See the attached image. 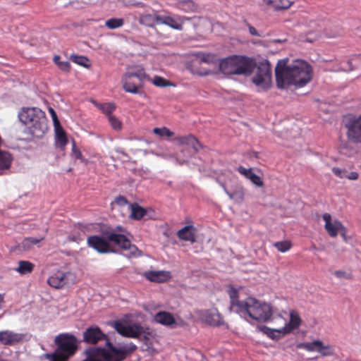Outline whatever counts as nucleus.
Returning <instances> with one entry per match:
<instances>
[{"mask_svg":"<svg viewBox=\"0 0 361 361\" xmlns=\"http://www.w3.org/2000/svg\"><path fill=\"white\" fill-rule=\"evenodd\" d=\"M288 58L283 59L278 61L275 67L278 88L285 89L290 85L300 88L311 81L312 69L307 62L298 59L290 65H288Z\"/></svg>","mask_w":361,"mask_h":361,"instance_id":"obj_1","label":"nucleus"},{"mask_svg":"<svg viewBox=\"0 0 361 361\" xmlns=\"http://www.w3.org/2000/svg\"><path fill=\"white\" fill-rule=\"evenodd\" d=\"M87 244L100 254L116 252L112 244L117 245L123 250L127 251L128 257H140L142 252L136 245L131 243L126 235L117 233L115 231H104L102 235H94L87 238Z\"/></svg>","mask_w":361,"mask_h":361,"instance_id":"obj_2","label":"nucleus"},{"mask_svg":"<svg viewBox=\"0 0 361 361\" xmlns=\"http://www.w3.org/2000/svg\"><path fill=\"white\" fill-rule=\"evenodd\" d=\"M18 118L27 126V133L33 137H43L48 130L45 113L37 107H23L18 113Z\"/></svg>","mask_w":361,"mask_h":361,"instance_id":"obj_3","label":"nucleus"},{"mask_svg":"<svg viewBox=\"0 0 361 361\" xmlns=\"http://www.w3.org/2000/svg\"><path fill=\"white\" fill-rule=\"evenodd\" d=\"M239 314L246 320L249 319L260 322H267L272 316V309L269 304L247 298L245 300L244 305L239 310Z\"/></svg>","mask_w":361,"mask_h":361,"instance_id":"obj_4","label":"nucleus"},{"mask_svg":"<svg viewBox=\"0 0 361 361\" xmlns=\"http://www.w3.org/2000/svg\"><path fill=\"white\" fill-rule=\"evenodd\" d=\"M255 68L252 59L245 56H233L221 60L219 63L220 71L226 75H249Z\"/></svg>","mask_w":361,"mask_h":361,"instance_id":"obj_5","label":"nucleus"},{"mask_svg":"<svg viewBox=\"0 0 361 361\" xmlns=\"http://www.w3.org/2000/svg\"><path fill=\"white\" fill-rule=\"evenodd\" d=\"M179 143L178 151L174 154L178 164L182 165L186 163L190 157L195 154L202 145L198 140L193 135L180 137L178 138Z\"/></svg>","mask_w":361,"mask_h":361,"instance_id":"obj_6","label":"nucleus"},{"mask_svg":"<svg viewBox=\"0 0 361 361\" xmlns=\"http://www.w3.org/2000/svg\"><path fill=\"white\" fill-rule=\"evenodd\" d=\"M113 327L121 336L128 338H139L143 337L147 340L149 336V329L141 325L139 322H131L127 321H115Z\"/></svg>","mask_w":361,"mask_h":361,"instance_id":"obj_7","label":"nucleus"},{"mask_svg":"<svg viewBox=\"0 0 361 361\" xmlns=\"http://www.w3.org/2000/svg\"><path fill=\"white\" fill-rule=\"evenodd\" d=\"M54 341L57 346L54 353L63 360L73 356L78 349V340L72 334H60L55 337Z\"/></svg>","mask_w":361,"mask_h":361,"instance_id":"obj_8","label":"nucleus"},{"mask_svg":"<svg viewBox=\"0 0 361 361\" xmlns=\"http://www.w3.org/2000/svg\"><path fill=\"white\" fill-rule=\"evenodd\" d=\"M257 70L252 78V82L259 88L267 90L271 85V64L267 59H262L255 63Z\"/></svg>","mask_w":361,"mask_h":361,"instance_id":"obj_9","label":"nucleus"},{"mask_svg":"<svg viewBox=\"0 0 361 361\" xmlns=\"http://www.w3.org/2000/svg\"><path fill=\"white\" fill-rule=\"evenodd\" d=\"M346 136L349 142L352 143H361V114L356 117L349 118L345 123Z\"/></svg>","mask_w":361,"mask_h":361,"instance_id":"obj_10","label":"nucleus"},{"mask_svg":"<svg viewBox=\"0 0 361 361\" xmlns=\"http://www.w3.org/2000/svg\"><path fill=\"white\" fill-rule=\"evenodd\" d=\"M198 315L205 323L212 326H219L224 322L221 315L216 308L200 310Z\"/></svg>","mask_w":361,"mask_h":361,"instance_id":"obj_11","label":"nucleus"},{"mask_svg":"<svg viewBox=\"0 0 361 361\" xmlns=\"http://www.w3.org/2000/svg\"><path fill=\"white\" fill-rule=\"evenodd\" d=\"M106 336L97 326H90L83 332V341L88 344H96L101 341L106 343Z\"/></svg>","mask_w":361,"mask_h":361,"instance_id":"obj_12","label":"nucleus"},{"mask_svg":"<svg viewBox=\"0 0 361 361\" xmlns=\"http://www.w3.org/2000/svg\"><path fill=\"white\" fill-rule=\"evenodd\" d=\"M25 338V334L15 333L6 330L0 331V343L4 345H15L22 343Z\"/></svg>","mask_w":361,"mask_h":361,"instance_id":"obj_13","label":"nucleus"},{"mask_svg":"<svg viewBox=\"0 0 361 361\" xmlns=\"http://www.w3.org/2000/svg\"><path fill=\"white\" fill-rule=\"evenodd\" d=\"M154 321L162 325L175 328L177 326L176 321L170 312L161 311L157 313L154 316Z\"/></svg>","mask_w":361,"mask_h":361,"instance_id":"obj_14","label":"nucleus"},{"mask_svg":"<svg viewBox=\"0 0 361 361\" xmlns=\"http://www.w3.org/2000/svg\"><path fill=\"white\" fill-rule=\"evenodd\" d=\"M144 276L149 281L157 283L165 282L171 277L170 272L166 271H148Z\"/></svg>","mask_w":361,"mask_h":361,"instance_id":"obj_15","label":"nucleus"},{"mask_svg":"<svg viewBox=\"0 0 361 361\" xmlns=\"http://www.w3.org/2000/svg\"><path fill=\"white\" fill-rule=\"evenodd\" d=\"M183 19L184 18L180 16L172 18L169 16H161L159 25H166L174 30H182L183 29Z\"/></svg>","mask_w":361,"mask_h":361,"instance_id":"obj_16","label":"nucleus"},{"mask_svg":"<svg viewBox=\"0 0 361 361\" xmlns=\"http://www.w3.org/2000/svg\"><path fill=\"white\" fill-rule=\"evenodd\" d=\"M237 171H238L239 173L245 176L246 178L249 179L254 185L258 187L263 186V180L259 176H257L253 172L252 168L246 169L243 166H240L238 167Z\"/></svg>","mask_w":361,"mask_h":361,"instance_id":"obj_17","label":"nucleus"},{"mask_svg":"<svg viewBox=\"0 0 361 361\" xmlns=\"http://www.w3.org/2000/svg\"><path fill=\"white\" fill-rule=\"evenodd\" d=\"M161 15L156 13L141 14L139 17V23L147 27H154L159 25Z\"/></svg>","mask_w":361,"mask_h":361,"instance_id":"obj_18","label":"nucleus"},{"mask_svg":"<svg viewBox=\"0 0 361 361\" xmlns=\"http://www.w3.org/2000/svg\"><path fill=\"white\" fill-rule=\"evenodd\" d=\"M55 132V145L61 149H63L68 143L66 133L61 123L54 126Z\"/></svg>","mask_w":361,"mask_h":361,"instance_id":"obj_19","label":"nucleus"},{"mask_svg":"<svg viewBox=\"0 0 361 361\" xmlns=\"http://www.w3.org/2000/svg\"><path fill=\"white\" fill-rule=\"evenodd\" d=\"M49 286L55 288H61L67 283L66 274L62 271H57L47 279Z\"/></svg>","mask_w":361,"mask_h":361,"instance_id":"obj_20","label":"nucleus"},{"mask_svg":"<svg viewBox=\"0 0 361 361\" xmlns=\"http://www.w3.org/2000/svg\"><path fill=\"white\" fill-rule=\"evenodd\" d=\"M228 295L231 300V310L236 313H239L240 309H242L244 305L245 300H238V290L231 287L228 291Z\"/></svg>","mask_w":361,"mask_h":361,"instance_id":"obj_21","label":"nucleus"},{"mask_svg":"<svg viewBox=\"0 0 361 361\" xmlns=\"http://www.w3.org/2000/svg\"><path fill=\"white\" fill-rule=\"evenodd\" d=\"M178 237L183 240L192 243L196 241L195 228L193 226H185L177 233Z\"/></svg>","mask_w":361,"mask_h":361,"instance_id":"obj_22","label":"nucleus"},{"mask_svg":"<svg viewBox=\"0 0 361 361\" xmlns=\"http://www.w3.org/2000/svg\"><path fill=\"white\" fill-rule=\"evenodd\" d=\"M262 331L267 334L270 338L274 340L279 339L282 336H284L290 332V329L283 327L279 329H270L266 326L261 328Z\"/></svg>","mask_w":361,"mask_h":361,"instance_id":"obj_23","label":"nucleus"},{"mask_svg":"<svg viewBox=\"0 0 361 361\" xmlns=\"http://www.w3.org/2000/svg\"><path fill=\"white\" fill-rule=\"evenodd\" d=\"M224 190L231 200H233L238 203H240L243 201L245 192L243 187L240 186L233 192L228 191L226 187H224Z\"/></svg>","mask_w":361,"mask_h":361,"instance_id":"obj_24","label":"nucleus"},{"mask_svg":"<svg viewBox=\"0 0 361 361\" xmlns=\"http://www.w3.org/2000/svg\"><path fill=\"white\" fill-rule=\"evenodd\" d=\"M324 228L331 237L337 236L339 230H345L341 222L338 220H336L334 223L325 224Z\"/></svg>","mask_w":361,"mask_h":361,"instance_id":"obj_25","label":"nucleus"},{"mask_svg":"<svg viewBox=\"0 0 361 361\" xmlns=\"http://www.w3.org/2000/svg\"><path fill=\"white\" fill-rule=\"evenodd\" d=\"M34 264L29 261L21 260L18 262V267L14 270L21 275L30 274L34 269Z\"/></svg>","mask_w":361,"mask_h":361,"instance_id":"obj_26","label":"nucleus"},{"mask_svg":"<svg viewBox=\"0 0 361 361\" xmlns=\"http://www.w3.org/2000/svg\"><path fill=\"white\" fill-rule=\"evenodd\" d=\"M130 208H131L130 217L135 220L141 219L142 217L145 216V215L147 213V211L143 207H142L141 206L138 205L136 203L131 204Z\"/></svg>","mask_w":361,"mask_h":361,"instance_id":"obj_27","label":"nucleus"},{"mask_svg":"<svg viewBox=\"0 0 361 361\" xmlns=\"http://www.w3.org/2000/svg\"><path fill=\"white\" fill-rule=\"evenodd\" d=\"M301 322L300 317L298 312L295 310H291L290 312V321L289 323L285 326L284 327H287L288 329H290V331L298 328Z\"/></svg>","mask_w":361,"mask_h":361,"instance_id":"obj_28","label":"nucleus"},{"mask_svg":"<svg viewBox=\"0 0 361 361\" xmlns=\"http://www.w3.org/2000/svg\"><path fill=\"white\" fill-rule=\"evenodd\" d=\"M267 3L276 10L287 9L292 4V1L289 0H267Z\"/></svg>","mask_w":361,"mask_h":361,"instance_id":"obj_29","label":"nucleus"},{"mask_svg":"<svg viewBox=\"0 0 361 361\" xmlns=\"http://www.w3.org/2000/svg\"><path fill=\"white\" fill-rule=\"evenodd\" d=\"M130 78H126V75H124L122 82L123 90L130 93L137 94L138 93V88L135 83L131 82Z\"/></svg>","mask_w":361,"mask_h":361,"instance_id":"obj_30","label":"nucleus"},{"mask_svg":"<svg viewBox=\"0 0 361 361\" xmlns=\"http://www.w3.org/2000/svg\"><path fill=\"white\" fill-rule=\"evenodd\" d=\"M44 240V237L41 238H35V237H28L25 238L21 243V247L24 250H30L32 245L37 244Z\"/></svg>","mask_w":361,"mask_h":361,"instance_id":"obj_31","label":"nucleus"},{"mask_svg":"<svg viewBox=\"0 0 361 361\" xmlns=\"http://www.w3.org/2000/svg\"><path fill=\"white\" fill-rule=\"evenodd\" d=\"M70 60L72 62L77 63L80 66H82L85 68H89L91 66L89 59L84 56L72 54L70 56Z\"/></svg>","mask_w":361,"mask_h":361,"instance_id":"obj_32","label":"nucleus"},{"mask_svg":"<svg viewBox=\"0 0 361 361\" xmlns=\"http://www.w3.org/2000/svg\"><path fill=\"white\" fill-rule=\"evenodd\" d=\"M124 20L123 18H113L107 20L105 22V25L111 30H114L121 27L123 25Z\"/></svg>","mask_w":361,"mask_h":361,"instance_id":"obj_33","label":"nucleus"},{"mask_svg":"<svg viewBox=\"0 0 361 361\" xmlns=\"http://www.w3.org/2000/svg\"><path fill=\"white\" fill-rule=\"evenodd\" d=\"M322 344V341L320 340H316V341H314L313 342H310V343H300L298 347L300 348H303L307 351H317V349H318V347L320 346Z\"/></svg>","mask_w":361,"mask_h":361,"instance_id":"obj_34","label":"nucleus"},{"mask_svg":"<svg viewBox=\"0 0 361 361\" xmlns=\"http://www.w3.org/2000/svg\"><path fill=\"white\" fill-rule=\"evenodd\" d=\"M59 56H54L53 61L57 65L59 68L64 72H69L71 68V64L68 61H61Z\"/></svg>","mask_w":361,"mask_h":361,"instance_id":"obj_35","label":"nucleus"},{"mask_svg":"<svg viewBox=\"0 0 361 361\" xmlns=\"http://www.w3.org/2000/svg\"><path fill=\"white\" fill-rule=\"evenodd\" d=\"M96 106H97L103 113L108 115V116L111 115V114L116 109V106L113 103L96 104Z\"/></svg>","mask_w":361,"mask_h":361,"instance_id":"obj_36","label":"nucleus"},{"mask_svg":"<svg viewBox=\"0 0 361 361\" xmlns=\"http://www.w3.org/2000/svg\"><path fill=\"white\" fill-rule=\"evenodd\" d=\"M274 246L281 252H285L289 250L291 247V243L290 241L284 240L276 242Z\"/></svg>","mask_w":361,"mask_h":361,"instance_id":"obj_37","label":"nucleus"},{"mask_svg":"<svg viewBox=\"0 0 361 361\" xmlns=\"http://www.w3.org/2000/svg\"><path fill=\"white\" fill-rule=\"evenodd\" d=\"M109 122L115 130H121L122 128L121 121L114 115H109L108 116Z\"/></svg>","mask_w":361,"mask_h":361,"instance_id":"obj_38","label":"nucleus"},{"mask_svg":"<svg viewBox=\"0 0 361 361\" xmlns=\"http://www.w3.org/2000/svg\"><path fill=\"white\" fill-rule=\"evenodd\" d=\"M153 132L154 134H156L160 137H170L173 136V133L172 131H171L170 130H169L166 127L155 128H154Z\"/></svg>","mask_w":361,"mask_h":361,"instance_id":"obj_39","label":"nucleus"},{"mask_svg":"<svg viewBox=\"0 0 361 361\" xmlns=\"http://www.w3.org/2000/svg\"><path fill=\"white\" fill-rule=\"evenodd\" d=\"M133 77H136L140 80H144L145 78H147V75H146L144 69H142V68L139 69L136 72H130V73H126V78H131Z\"/></svg>","mask_w":361,"mask_h":361,"instance_id":"obj_40","label":"nucleus"},{"mask_svg":"<svg viewBox=\"0 0 361 361\" xmlns=\"http://www.w3.org/2000/svg\"><path fill=\"white\" fill-rule=\"evenodd\" d=\"M317 352L322 356H329L333 355V350L330 345H324L322 341V344L318 347Z\"/></svg>","mask_w":361,"mask_h":361,"instance_id":"obj_41","label":"nucleus"},{"mask_svg":"<svg viewBox=\"0 0 361 361\" xmlns=\"http://www.w3.org/2000/svg\"><path fill=\"white\" fill-rule=\"evenodd\" d=\"M152 82L154 85L161 87H167L170 85V82L168 80L160 76H154L152 80Z\"/></svg>","mask_w":361,"mask_h":361,"instance_id":"obj_42","label":"nucleus"},{"mask_svg":"<svg viewBox=\"0 0 361 361\" xmlns=\"http://www.w3.org/2000/svg\"><path fill=\"white\" fill-rule=\"evenodd\" d=\"M180 6L185 11H193L195 8V6L192 1L185 0L180 3Z\"/></svg>","mask_w":361,"mask_h":361,"instance_id":"obj_43","label":"nucleus"},{"mask_svg":"<svg viewBox=\"0 0 361 361\" xmlns=\"http://www.w3.org/2000/svg\"><path fill=\"white\" fill-rule=\"evenodd\" d=\"M332 172L334 173V174L335 176H336L337 177H338L340 178H345V176H346V175L348 173L347 170H345V169H341L337 168V167H334L332 169Z\"/></svg>","mask_w":361,"mask_h":361,"instance_id":"obj_44","label":"nucleus"},{"mask_svg":"<svg viewBox=\"0 0 361 361\" xmlns=\"http://www.w3.org/2000/svg\"><path fill=\"white\" fill-rule=\"evenodd\" d=\"M44 356L49 360V361H66L67 360H63L62 358L59 357V355L56 354V353H46L44 355Z\"/></svg>","mask_w":361,"mask_h":361,"instance_id":"obj_45","label":"nucleus"},{"mask_svg":"<svg viewBox=\"0 0 361 361\" xmlns=\"http://www.w3.org/2000/svg\"><path fill=\"white\" fill-rule=\"evenodd\" d=\"M72 152H73L74 157H75V159H80V160L82 159V153L79 149L76 148L75 143L74 141L73 142Z\"/></svg>","mask_w":361,"mask_h":361,"instance_id":"obj_46","label":"nucleus"},{"mask_svg":"<svg viewBox=\"0 0 361 361\" xmlns=\"http://www.w3.org/2000/svg\"><path fill=\"white\" fill-rule=\"evenodd\" d=\"M115 203L119 206H125L128 204V200L124 196L119 195L115 198Z\"/></svg>","mask_w":361,"mask_h":361,"instance_id":"obj_47","label":"nucleus"},{"mask_svg":"<svg viewBox=\"0 0 361 361\" xmlns=\"http://www.w3.org/2000/svg\"><path fill=\"white\" fill-rule=\"evenodd\" d=\"M246 24L248 27V30H249V32L251 35H253V36H257V37H264L263 35H262L261 33H259L255 27H253L252 25H251L250 24H249L248 23L246 22Z\"/></svg>","mask_w":361,"mask_h":361,"instance_id":"obj_48","label":"nucleus"},{"mask_svg":"<svg viewBox=\"0 0 361 361\" xmlns=\"http://www.w3.org/2000/svg\"><path fill=\"white\" fill-rule=\"evenodd\" d=\"M49 112L51 114L54 126L60 124V122H59V121L58 119L57 115H56L55 111L54 110V109L50 107L49 109Z\"/></svg>","mask_w":361,"mask_h":361,"instance_id":"obj_49","label":"nucleus"},{"mask_svg":"<svg viewBox=\"0 0 361 361\" xmlns=\"http://www.w3.org/2000/svg\"><path fill=\"white\" fill-rule=\"evenodd\" d=\"M359 177V175L357 172L355 171H352L350 173H348L345 178L349 179V180H357Z\"/></svg>","mask_w":361,"mask_h":361,"instance_id":"obj_50","label":"nucleus"},{"mask_svg":"<svg viewBox=\"0 0 361 361\" xmlns=\"http://www.w3.org/2000/svg\"><path fill=\"white\" fill-rule=\"evenodd\" d=\"M324 221H325V224H329L331 222V216L330 214L329 213H325L323 214V216H322Z\"/></svg>","mask_w":361,"mask_h":361,"instance_id":"obj_51","label":"nucleus"},{"mask_svg":"<svg viewBox=\"0 0 361 361\" xmlns=\"http://www.w3.org/2000/svg\"><path fill=\"white\" fill-rule=\"evenodd\" d=\"M116 230H117L118 231H119V232H120V233H119L120 234H123V235H125V234H124V233L126 232V231H125V229H124L122 226H118L116 227Z\"/></svg>","mask_w":361,"mask_h":361,"instance_id":"obj_52","label":"nucleus"},{"mask_svg":"<svg viewBox=\"0 0 361 361\" xmlns=\"http://www.w3.org/2000/svg\"><path fill=\"white\" fill-rule=\"evenodd\" d=\"M334 274L338 277H342L344 274V272L342 271H336Z\"/></svg>","mask_w":361,"mask_h":361,"instance_id":"obj_53","label":"nucleus"},{"mask_svg":"<svg viewBox=\"0 0 361 361\" xmlns=\"http://www.w3.org/2000/svg\"><path fill=\"white\" fill-rule=\"evenodd\" d=\"M284 40H281V39H274L273 42H275V43H281L282 42H283Z\"/></svg>","mask_w":361,"mask_h":361,"instance_id":"obj_54","label":"nucleus"},{"mask_svg":"<svg viewBox=\"0 0 361 361\" xmlns=\"http://www.w3.org/2000/svg\"><path fill=\"white\" fill-rule=\"evenodd\" d=\"M201 60H202V61L205 62V63H207L208 61L207 59L205 56H204Z\"/></svg>","mask_w":361,"mask_h":361,"instance_id":"obj_55","label":"nucleus"},{"mask_svg":"<svg viewBox=\"0 0 361 361\" xmlns=\"http://www.w3.org/2000/svg\"><path fill=\"white\" fill-rule=\"evenodd\" d=\"M70 240H73V241H76V239L75 238V237H69Z\"/></svg>","mask_w":361,"mask_h":361,"instance_id":"obj_56","label":"nucleus"}]
</instances>
